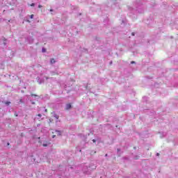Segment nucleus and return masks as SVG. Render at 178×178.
Instances as JSON below:
<instances>
[{
  "instance_id": "f257e3e1",
  "label": "nucleus",
  "mask_w": 178,
  "mask_h": 178,
  "mask_svg": "<svg viewBox=\"0 0 178 178\" xmlns=\"http://www.w3.org/2000/svg\"><path fill=\"white\" fill-rule=\"evenodd\" d=\"M52 134H56V135L52 136V138H55V137H56V136H62V132H60V131H58V130L54 131V132H52Z\"/></svg>"
},
{
  "instance_id": "f03ea898",
  "label": "nucleus",
  "mask_w": 178,
  "mask_h": 178,
  "mask_svg": "<svg viewBox=\"0 0 178 178\" xmlns=\"http://www.w3.org/2000/svg\"><path fill=\"white\" fill-rule=\"evenodd\" d=\"M51 145L50 142H48V140H44L43 144H42V147H47V145Z\"/></svg>"
},
{
  "instance_id": "7ed1b4c3",
  "label": "nucleus",
  "mask_w": 178,
  "mask_h": 178,
  "mask_svg": "<svg viewBox=\"0 0 178 178\" xmlns=\"http://www.w3.org/2000/svg\"><path fill=\"white\" fill-rule=\"evenodd\" d=\"M71 108H72V104H70V103L67 104H66L65 109H66L67 111H69V109H71Z\"/></svg>"
},
{
  "instance_id": "20e7f679",
  "label": "nucleus",
  "mask_w": 178,
  "mask_h": 178,
  "mask_svg": "<svg viewBox=\"0 0 178 178\" xmlns=\"http://www.w3.org/2000/svg\"><path fill=\"white\" fill-rule=\"evenodd\" d=\"M50 62H51V64H54V63H55V62H56V61L55 60V58H51V60H50Z\"/></svg>"
},
{
  "instance_id": "39448f33",
  "label": "nucleus",
  "mask_w": 178,
  "mask_h": 178,
  "mask_svg": "<svg viewBox=\"0 0 178 178\" xmlns=\"http://www.w3.org/2000/svg\"><path fill=\"white\" fill-rule=\"evenodd\" d=\"M54 118H56V119H59V115L55 114V115H54Z\"/></svg>"
},
{
  "instance_id": "423d86ee",
  "label": "nucleus",
  "mask_w": 178,
  "mask_h": 178,
  "mask_svg": "<svg viewBox=\"0 0 178 178\" xmlns=\"http://www.w3.org/2000/svg\"><path fill=\"white\" fill-rule=\"evenodd\" d=\"M42 52H47V49H46L45 48H43V49H42Z\"/></svg>"
},
{
  "instance_id": "0eeeda50",
  "label": "nucleus",
  "mask_w": 178,
  "mask_h": 178,
  "mask_svg": "<svg viewBox=\"0 0 178 178\" xmlns=\"http://www.w3.org/2000/svg\"><path fill=\"white\" fill-rule=\"evenodd\" d=\"M6 105H10V102H6Z\"/></svg>"
},
{
  "instance_id": "6e6552de",
  "label": "nucleus",
  "mask_w": 178,
  "mask_h": 178,
  "mask_svg": "<svg viewBox=\"0 0 178 178\" xmlns=\"http://www.w3.org/2000/svg\"><path fill=\"white\" fill-rule=\"evenodd\" d=\"M30 6H35V4L34 3H32Z\"/></svg>"
},
{
  "instance_id": "1a4fd4ad",
  "label": "nucleus",
  "mask_w": 178,
  "mask_h": 178,
  "mask_svg": "<svg viewBox=\"0 0 178 178\" xmlns=\"http://www.w3.org/2000/svg\"><path fill=\"white\" fill-rule=\"evenodd\" d=\"M30 17H31V19H33V17H34V15H31V16H30Z\"/></svg>"
},
{
  "instance_id": "9d476101",
  "label": "nucleus",
  "mask_w": 178,
  "mask_h": 178,
  "mask_svg": "<svg viewBox=\"0 0 178 178\" xmlns=\"http://www.w3.org/2000/svg\"><path fill=\"white\" fill-rule=\"evenodd\" d=\"M31 97H37V95H34V94H31Z\"/></svg>"
},
{
  "instance_id": "9b49d317",
  "label": "nucleus",
  "mask_w": 178,
  "mask_h": 178,
  "mask_svg": "<svg viewBox=\"0 0 178 178\" xmlns=\"http://www.w3.org/2000/svg\"><path fill=\"white\" fill-rule=\"evenodd\" d=\"M38 8H42V6L39 5V6H38Z\"/></svg>"
},
{
  "instance_id": "f8f14e48",
  "label": "nucleus",
  "mask_w": 178,
  "mask_h": 178,
  "mask_svg": "<svg viewBox=\"0 0 178 178\" xmlns=\"http://www.w3.org/2000/svg\"><path fill=\"white\" fill-rule=\"evenodd\" d=\"M92 142H93V143H97V140H95V139H93V140H92Z\"/></svg>"
},
{
  "instance_id": "ddd939ff",
  "label": "nucleus",
  "mask_w": 178,
  "mask_h": 178,
  "mask_svg": "<svg viewBox=\"0 0 178 178\" xmlns=\"http://www.w3.org/2000/svg\"><path fill=\"white\" fill-rule=\"evenodd\" d=\"M38 116H39V118H41L42 115L41 114H38Z\"/></svg>"
},
{
  "instance_id": "4468645a",
  "label": "nucleus",
  "mask_w": 178,
  "mask_h": 178,
  "mask_svg": "<svg viewBox=\"0 0 178 178\" xmlns=\"http://www.w3.org/2000/svg\"><path fill=\"white\" fill-rule=\"evenodd\" d=\"M39 144H42V142H41V140H39Z\"/></svg>"
},
{
  "instance_id": "2eb2a0df",
  "label": "nucleus",
  "mask_w": 178,
  "mask_h": 178,
  "mask_svg": "<svg viewBox=\"0 0 178 178\" xmlns=\"http://www.w3.org/2000/svg\"><path fill=\"white\" fill-rule=\"evenodd\" d=\"M15 116L17 117V113H15Z\"/></svg>"
},
{
  "instance_id": "dca6fc26",
  "label": "nucleus",
  "mask_w": 178,
  "mask_h": 178,
  "mask_svg": "<svg viewBox=\"0 0 178 178\" xmlns=\"http://www.w3.org/2000/svg\"><path fill=\"white\" fill-rule=\"evenodd\" d=\"M45 112H48V110H47V109H45Z\"/></svg>"
},
{
  "instance_id": "f3484780",
  "label": "nucleus",
  "mask_w": 178,
  "mask_h": 178,
  "mask_svg": "<svg viewBox=\"0 0 178 178\" xmlns=\"http://www.w3.org/2000/svg\"><path fill=\"white\" fill-rule=\"evenodd\" d=\"M131 63H135V62L134 61H131Z\"/></svg>"
},
{
  "instance_id": "a211bd4d",
  "label": "nucleus",
  "mask_w": 178,
  "mask_h": 178,
  "mask_svg": "<svg viewBox=\"0 0 178 178\" xmlns=\"http://www.w3.org/2000/svg\"><path fill=\"white\" fill-rule=\"evenodd\" d=\"M131 34H132V35H134V33H132Z\"/></svg>"
},
{
  "instance_id": "6ab92c4d",
  "label": "nucleus",
  "mask_w": 178,
  "mask_h": 178,
  "mask_svg": "<svg viewBox=\"0 0 178 178\" xmlns=\"http://www.w3.org/2000/svg\"><path fill=\"white\" fill-rule=\"evenodd\" d=\"M157 156H159V153H157Z\"/></svg>"
},
{
  "instance_id": "aec40b11",
  "label": "nucleus",
  "mask_w": 178,
  "mask_h": 178,
  "mask_svg": "<svg viewBox=\"0 0 178 178\" xmlns=\"http://www.w3.org/2000/svg\"><path fill=\"white\" fill-rule=\"evenodd\" d=\"M8 144V145H10V143H7Z\"/></svg>"
},
{
  "instance_id": "412c9836",
  "label": "nucleus",
  "mask_w": 178,
  "mask_h": 178,
  "mask_svg": "<svg viewBox=\"0 0 178 178\" xmlns=\"http://www.w3.org/2000/svg\"><path fill=\"white\" fill-rule=\"evenodd\" d=\"M40 138L39 137V138H38V140H40Z\"/></svg>"
}]
</instances>
